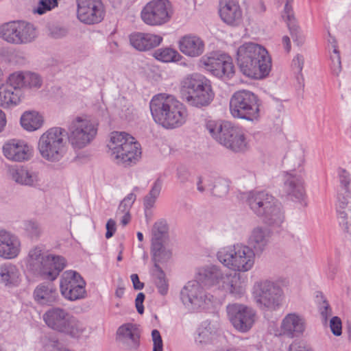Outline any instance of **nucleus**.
Wrapping results in <instances>:
<instances>
[{
  "instance_id": "24",
  "label": "nucleus",
  "mask_w": 351,
  "mask_h": 351,
  "mask_svg": "<svg viewBox=\"0 0 351 351\" xmlns=\"http://www.w3.org/2000/svg\"><path fill=\"white\" fill-rule=\"evenodd\" d=\"M117 340L127 349H136L140 343V333L137 327L130 323L119 327Z\"/></svg>"
},
{
  "instance_id": "26",
  "label": "nucleus",
  "mask_w": 351,
  "mask_h": 351,
  "mask_svg": "<svg viewBox=\"0 0 351 351\" xmlns=\"http://www.w3.org/2000/svg\"><path fill=\"white\" fill-rule=\"evenodd\" d=\"M210 86V81L204 75L193 73L187 75L181 82L180 93L184 100L189 95H192L206 86Z\"/></svg>"
},
{
  "instance_id": "17",
  "label": "nucleus",
  "mask_w": 351,
  "mask_h": 351,
  "mask_svg": "<svg viewBox=\"0 0 351 351\" xmlns=\"http://www.w3.org/2000/svg\"><path fill=\"white\" fill-rule=\"evenodd\" d=\"M213 296H208L197 281H189L180 291V299L183 304L191 310L204 307L210 302Z\"/></svg>"
},
{
  "instance_id": "61",
  "label": "nucleus",
  "mask_w": 351,
  "mask_h": 351,
  "mask_svg": "<svg viewBox=\"0 0 351 351\" xmlns=\"http://www.w3.org/2000/svg\"><path fill=\"white\" fill-rule=\"evenodd\" d=\"M106 237L110 239L113 236L116 231V222L112 219H108L106 225Z\"/></svg>"
},
{
  "instance_id": "62",
  "label": "nucleus",
  "mask_w": 351,
  "mask_h": 351,
  "mask_svg": "<svg viewBox=\"0 0 351 351\" xmlns=\"http://www.w3.org/2000/svg\"><path fill=\"white\" fill-rule=\"evenodd\" d=\"M132 207L128 203H126L124 200H122L118 207L117 215L130 213V210Z\"/></svg>"
},
{
  "instance_id": "37",
  "label": "nucleus",
  "mask_w": 351,
  "mask_h": 351,
  "mask_svg": "<svg viewBox=\"0 0 351 351\" xmlns=\"http://www.w3.org/2000/svg\"><path fill=\"white\" fill-rule=\"evenodd\" d=\"M165 243H152L151 254L154 262V268L156 269L159 264L166 263L171 258V251L165 245Z\"/></svg>"
},
{
  "instance_id": "14",
  "label": "nucleus",
  "mask_w": 351,
  "mask_h": 351,
  "mask_svg": "<svg viewBox=\"0 0 351 351\" xmlns=\"http://www.w3.org/2000/svg\"><path fill=\"white\" fill-rule=\"evenodd\" d=\"M226 311L228 319L234 329L243 333L250 331L257 319L256 311L243 304H229L226 306Z\"/></svg>"
},
{
  "instance_id": "6",
  "label": "nucleus",
  "mask_w": 351,
  "mask_h": 351,
  "mask_svg": "<svg viewBox=\"0 0 351 351\" xmlns=\"http://www.w3.org/2000/svg\"><path fill=\"white\" fill-rule=\"evenodd\" d=\"M67 132L62 128L47 130L40 137L38 149L43 158L55 162L60 161L66 152Z\"/></svg>"
},
{
  "instance_id": "10",
  "label": "nucleus",
  "mask_w": 351,
  "mask_h": 351,
  "mask_svg": "<svg viewBox=\"0 0 351 351\" xmlns=\"http://www.w3.org/2000/svg\"><path fill=\"white\" fill-rule=\"evenodd\" d=\"M43 317L46 325L57 332L75 337L83 331L80 322L62 308H50Z\"/></svg>"
},
{
  "instance_id": "50",
  "label": "nucleus",
  "mask_w": 351,
  "mask_h": 351,
  "mask_svg": "<svg viewBox=\"0 0 351 351\" xmlns=\"http://www.w3.org/2000/svg\"><path fill=\"white\" fill-rule=\"evenodd\" d=\"M229 185L224 179H218L214 182L213 187L210 188L211 194L214 196L221 197L228 192Z\"/></svg>"
},
{
  "instance_id": "5",
  "label": "nucleus",
  "mask_w": 351,
  "mask_h": 351,
  "mask_svg": "<svg viewBox=\"0 0 351 351\" xmlns=\"http://www.w3.org/2000/svg\"><path fill=\"white\" fill-rule=\"evenodd\" d=\"M66 266V260L60 256L45 255L40 247H34L28 254L27 267L44 279L53 280Z\"/></svg>"
},
{
  "instance_id": "53",
  "label": "nucleus",
  "mask_w": 351,
  "mask_h": 351,
  "mask_svg": "<svg viewBox=\"0 0 351 351\" xmlns=\"http://www.w3.org/2000/svg\"><path fill=\"white\" fill-rule=\"evenodd\" d=\"M330 328L334 335L340 336L342 333L341 319L337 316L332 317L330 321Z\"/></svg>"
},
{
  "instance_id": "42",
  "label": "nucleus",
  "mask_w": 351,
  "mask_h": 351,
  "mask_svg": "<svg viewBox=\"0 0 351 351\" xmlns=\"http://www.w3.org/2000/svg\"><path fill=\"white\" fill-rule=\"evenodd\" d=\"M152 243H165L168 239V225L165 220L154 223L152 230Z\"/></svg>"
},
{
  "instance_id": "63",
  "label": "nucleus",
  "mask_w": 351,
  "mask_h": 351,
  "mask_svg": "<svg viewBox=\"0 0 351 351\" xmlns=\"http://www.w3.org/2000/svg\"><path fill=\"white\" fill-rule=\"evenodd\" d=\"M130 278L134 289L141 290L143 289L144 283L140 281L138 274H133L131 275Z\"/></svg>"
},
{
  "instance_id": "22",
  "label": "nucleus",
  "mask_w": 351,
  "mask_h": 351,
  "mask_svg": "<svg viewBox=\"0 0 351 351\" xmlns=\"http://www.w3.org/2000/svg\"><path fill=\"white\" fill-rule=\"evenodd\" d=\"M283 189L285 193L293 201L302 202L305 199L304 181L300 174L287 173Z\"/></svg>"
},
{
  "instance_id": "15",
  "label": "nucleus",
  "mask_w": 351,
  "mask_h": 351,
  "mask_svg": "<svg viewBox=\"0 0 351 351\" xmlns=\"http://www.w3.org/2000/svg\"><path fill=\"white\" fill-rule=\"evenodd\" d=\"M86 282L76 271H66L60 279V291L62 295L70 301L83 299L86 295Z\"/></svg>"
},
{
  "instance_id": "48",
  "label": "nucleus",
  "mask_w": 351,
  "mask_h": 351,
  "mask_svg": "<svg viewBox=\"0 0 351 351\" xmlns=\"http://www.w3.org/2000/svg\"><path fill=\"white\" fill-rule=\"evenodd\" d=\"M329 42L331 43V47L332 48V53L330 55L331 69L335 75H338L341 71V62L339 51L337 49L336 40L334 38H331L330 40H329Z\"/></svg>"
},
{
  "instance_id": "31",
  "label": "nucleus",
  "mask_w": 351,
  "mask_h": 351,
  "mask_svg": "<svg viewBox=\"0 0 351 351\" xmlns=\"http://www.w3.org/2000/svg\"><path fill=\"white\" fill-rule=\"evenodd\" d=\"M219 289L224 291L236 298L242 297L245 293V287L241 282V276L235 271L226 272Z\"/></svg>"
},
{
  "instance_id": "51",
  "label": "nucleus",
  "mask_w": 351,
  "mask_h": 351,
  "mask_svg": "<svg viewBox=\"0 0 351 351\" xmlns=\"http://www.w3.org/2000/svg\"><path fill=\"white\" fill-rule=\"evenodd\" d=\"M42 83V78L38 74L29 71L25 72V87L39 88Z\"/></svg>"
},
{
  "instance_id": "45",
  "label": "nucleus",
  "mask_w": 351,
  "mask_h": 351,
  "mask_svg": "<svg viewBox=\"0 0 351 351\" xmlns=\"http://www.w3.org/2000/svg\"><path fill=\"white\" fill-rule=\"evenodd\" d=\"M152 273L154 278V283L158 293L161 295H167L169 290V285L165 273L162 269L160 266H157L156 269H152Z\"/></svg>"
},
{
  "instance_id": "47",
  "label": "nucleus",
  "mask_w": 351,
  "mask_h": 351,
  "mask_svg": "<svg viewBox=\"0 0 351 351\" xmlns=\"http://www.w3.org/2000/svg\"><path fill=\"white\" fill-rule=\"evenodd\" d=\"M337 213H349L351 215V192L339 193L336 203Z\"/></svg>"
},
{
  "instance_id": "44",
  "label": "nucleus",
  "mask_w": 351,
  "mask_h": 351,
  "mask_svg": "<svg viewBox=\"0 0 351 351\" xmlns=\"http://www.w3.org/2000/svg\"><path fill=\"white\" fill-rule=\"evenodd\" d=\"M162 187V180L160 178H157L148 194L144 197L143 205L145 209H150L154 207L157 198L160 195Z\"/></svg>"
},
{
  "instance_id": "11",
  "label": "nucleus",
  "mask_w": 351,
  "mask_h": 351,
  "mask_svg": "<svg viewBox=\"0 0 351 351\" xmlns=\"http://www.w3.org/2000/svg\"><path fill=\"white\" fill-rule=\"evenodd\" d=\"M38 36L36 27L25 21H13L0 27V38L13 45H26L32 43Z\"/></svg>"
},
{
  "instance_id": "30",
  "label": "nucleus",
  "mask_w": 351,
  "mask_h": 351,
  "mask_svg": "<svg viewBox=\"0 0 351 351\" xmlns=\"http://www.w3.org/2000/svg\"><path fill=\"white\" fill-rule=\"evenodd\" d=\"M271 232L267 228L257 226L252 230L248 239V245L255 254H261L269 243Z\"/></svg>"
},
{
  "instance_id": "28",
  "label": "nucleus",
  "mask_w": 351,
  "mask_h": 351,
  "mask_svg": "<svg viewBox=\"0 0 351 351\" xmlns=\"http://www.w3.org/2000/svg\"><path fill=\"white\" fill-rule=\"evenodd\" d=\"M118 151V154H111V157L117 163L125 165L136 163L141 155L140 145L134 140L126 143Z\"/></svg>"
},
{
  "instance_id": "3",
  "label": "nucleus",
  "mask_w": 351,
  "mask_h": 351,
  "mask_svg": "<svg viewBox=\"0 0 351 351\" xmlns=\"http://www.w3.org/2000/svg\"><path fill=\"white\" fill-rule=\"evenodd\" d=\"M246 202L253 213L267 226L277 228L282 223L284 213L280 204L271 195L265 191H251Z\"/></svg>"
},
{
  "instance_id": "19",
  "label": "nucleus",
  "mask_w": 351,
  "mask_h": 351,
  "mask_svg": "<svg viewBox=\"0 0 351 351\" xmlns=\"http://www.w3.org/2000/svg\"><path fill=\"white\" fill-rule=\"evenodd\" d=\"M3 156L9 160L21 162L32 157V147L25 141L11 139L4 143L2 147Z\"/></svg>"
},
{
  "instance_id": "2",
  "label": "nucleus",
  "mask_w": 351,
  "mask_h": 351,
  "mask_svg": "<svg viewBox=\"0 0 351 351\" xmlns=\"http://www.w3.org/2000/svg\"><path fill=\"white\" fill-rule=\"evenodd\" d=\"M149 108L154 121L165 128H176L182 125L187 118L185 106L174 96L158 94L149 102Z\"/></svg>"
},
{
  "instance_id": "13",
  "label": "nucleus",
  "mask_w": 351,
  "mask_h": 351,
  "mask_svg": "<svg viewBox=\"0 0 351 351\" xmlns=\"http://www.w3.org/2000/svg\"><path fill=\"white\" fill-rule=\"evenodd\" d=\"M97 128L90 120L76 117L69 127V141L73 148L82 149L88 145L96 136Z\"/></svg>"
},
{
  "instance_id": "16",
  "label": "nucleus",
  "mask_w": 351,
  "mask_h": 351,
  "mask_svg": "<svg viewBox=\"0 0 351 351\" xmlns=\"http://www.w3.org/2000/svg\"><path fill=\"white\" fill-rule=\"evenodd\" d=\"M200 63L205 69L217 77H230L234 72L230 57L224 53L212 52L202 56Z\"/></svg>"
},
{
  "instance_id": "32",
  "label": "nucleus",
  "mask_w": 351,
  "mask_h": 351,
  "mask_svg": "<svg viewBox=\"0 0 351 351\" xmlns=\"http://www.w3.org/2000/svg\"><path fill=\"white\" fill-rule=\"evenodd\" d=\"M10 176L14 182L21 185L35 187L40 184L38 173L25 167L12 169Z\"/></svg>"
},
{
  "instance_id": "64",
  "label": "nucleus",
  "mask_w": 351,
  "mask_h": 351,
  "mask_svg": "<svg viewBox=\"0 0 351 351\" xmlns=\"http://www.w3.org/2000/svg\"><path fill=\"white\" fill-rule=\"evenodd\" d=\"M289 351H313L310 348L298 343H293L289 346Z\"/></svg>"
},
{
  "instance_id": "34",
  "label": "nucleus",
  "mask_w": 351,
  "mask_h": 351,
  "mask_svg": "<svg viewBox=\"0 0 351 351\" xmlns=\"http://www.w3.org/2000/svg\"><path fill=\"white\" fill-rule=\"evenodd\" d=\"M20 271L17 266L11 263L0 264V284L12 288L19 285Z\"/></svg>"
},
{
  "instance_id": "38",
  "label": "nucleus",
  "mask_w": 351,
  "mask_h": 351,
  "mask_svg": "<svg viewBox=\"0 0 351 351\" xmlns=\"http://www.w3.org/2000/svg\"><path fill=\"white\" fill-rule=\"evenodd\" d=\"M215 332L210 323L204 322L199 328L195 337V343L202 348L206 349L210 344L215 343Z\"/></svg>"
},
{
  "instance_id": "25",
  "label": "nucleus",
  "mask_w": 351,
  "mask_h": 351,
  "mask_svg": "<svg viewBox=\"0 0 351 351\" xmlns=\"http://www.w3.org/2000/svg\"><path fill=\"white\" fill-rule=\"evenodd\" d=\"M219 14L223 22L237 26L242 21V10L234 0H223L220 2Z\"/></svg>"
},
{
  "instance_id": "21",
  "label": "nucleus",
  "mask_w": 351,
  "mask_h": 351,
  "mask_svg": "<svg viewBox=\"0 0 351 351\" xmlns=\"http://www.w3.org/2000/svg\"><path fill=\"white\" fill-rule=\"evenodd\" d=\"M21 243L19 238L14 234L0 230V257L4 259H13L21 252Z\"/></svg>"
},
{
  "instance_id": "56",
  "label": "nucleus",
  "mask_w": 351,
  "mask_h": 351,
  "mask_svg": "<svg viewBox=\"0 0 351 351\" xmlns=\"http://www.w3.org/2000/svg\"><path fill=\"white\" fill-rule=\"evenodd\" d=\"M319 310L323 319L326 322L328 317L332 315V309L326 299L319 304Z\"/></svg>"
},
{
  "instance_id": "40",
  "label": "nucleus",
  "mask_w": 351,
  "mask_h": 351,
  "mask_svg": "<svg viewBox=\"0 0 351 351\" xmlns=\"http://www.w3.org/2000/svg\"><path fill=\"white\" fill-rule=\"evenodd\" d=\"M20 103V93L17 90L12 92L8 85L0 84V106L9 107Z\"/></svg>"
},
{
  "instance_id": "36",
  "label": "nucleus",
  "mask_w": 351,
  "mask_h": 351,
  "mask_svg": "<svg viewBox=\"0 0 351 351\" xmlns=\"http://www.w3.org/2000/svg\"><path fill=\"white\" fill-rule=\"evenodd\" d=\"M213 98L214 93L210 85L206 86L202 90H199L192 95H189L184 101L191 106L200 108L208 106Z\"/></svg>"
},
{
  "instance_id": "57",
  "label": "nucleus",
  "mask_w": 351,
  "mask_h": 351,
  "mask_svg": "<svg viewBox=\"0 0 351 351\" xmlns=\"http://www.w3.org/2000/svg\"><path fill=\"white\" fill-rule=\"evenodd\" d=\"M304 62V58L303 56H302L300 54H297L293 60L292 65H293L294 69H295L296 71L298 72V75L297 78L298 80H299L300 77H301V78L303 80L302 71L303 69Z\"/></svg>"
},
{
  "instance_id": "9",
  "label": "nucleus",
  "mask_w": 351,
  "mask_h": 351,
  "mask_svg": "<svg viewBox=\"0 0 351 351\" xmlns=\"http://www.w3.org/2000/svg\"><path fill=\"white\" fill-rule=\"evenodd\" d=\"M260 106L258 96L247 90L235 92L230 100V111L232 117L250 121L258 119Z\"/></svg>"
},
{
  "instance_id": "29",
  "label": "nucleus",
  "mask_w": 351,
  "mask_h": 351,
  "mask_svg": "<svg viewBox=\"0 0 351 351\" xmlns=\"http://www.w3.org/2000/svg\"><path fill=\"white\" fill-rule=\"evenodd\" d=\"M35 300L40 305L52 306L60 300L57 289L52 283H41L38 285L34 291Z\"/></svg>"
},
{
  "instance_id": "43",
  "label": "nucleus",
  "mask_w": 351,
  "mask_h": 351,
  "mask_svg": "<svg viewBox=\"0 0 351 351\" xmlns=\"http://www.w3.org/2000/svg\"><path fill=\"white\" fill-rule=\"evenodd\" d=\"M154 57L163 62H178L182 58L176 50L169 47L156 50L154 53Z\"/></svg>"
},
{
  "instance_id": "8",
  "label": "nucleus",
  "mask_w": 351,
  "mask_h": 351,
  "mask_svg": "<svg viewBox=\"0 0 351 351\" xmlns=\"http://www.w3.org/2000/svg\"><path fill=\"white\" fill-rule=\"evenodd\" d=\"M253 295L258 308L269 312L279 310L285 298L284 291L280 285L268 280L258 282L254 285Z\"/></svg>"
},
{
  "instance_id": "18",
  "label": "nucleus",
  "mask_w": 351,
  "mask_h": 351,
  "mask_svg": "<svg viewBox=\"0 0 351 351\" xmlns=\"http://www.w3.org/2000/svg\"><path fill=\"white\" fill-rule=\"evenodd\" d=\"M77 16L85 24L101 22L104 17V5L101 0H76Z\"/></svg>"
},
{
  "instance_id": "27",
  "label": "nucleus",
  "mask_w": 351,
  "mask_h": 351,
  "mask_svg": "<svg viewBox=\"0 0 351 351\" xmlns=\"http://www.w3.org/2000/svg\"><path fill=\"white\" fill-rule=\"evenodd\" d=\"M178 47L180 51L184 55L191 58H196L204 53L205 45L203 40L199 36L188 34L180 39Z\"/></svg>"
},
{
  "instance_id": "52",
  "label": "nucleus",
  "mask_w": 351,
  "mask_h": 351,
  "mask_svg": "<svg viewBox=\"0 0 351 351\" xmlns=\"http://www.w3.org/2000/svg\"><path fill=\"white\" fill-rule=\"evenodd\" d=\"M340 226L344 231L351 233V215L349 213H337Z\"/></svg>"
},
{
  "instance_id": "54",
  "label": "nucleus",
  "mask_w": 351,
  "mask_h": 351,
  "mask_svg": "<svg viewBox=\"0 0 351 351\" xmlns=\"http://www.w3.org/2000/svg\"><path fill=\"white\" fill-rule=\"evenodd\" d=\"M339 180L341 186H343V191L339 193H346V191H350L349 185L350 183V178L349 173L345 169L339 171Z\"/></svg>"
},
{
  "instance_id": "46",
  "label": "nucleus",
  "mask_w": 351,
  "mask_h": 351,
  "mask_svg": "<svg viewBox=\"0 0 351 351\" xmlns=\"http://www.w3.org/2000/svg\"><path fill=\"white\" fill-rule=\"evenodd\" d=\"M5 85H8L10 88H12V92L19 90L21 101L23 95L21 88L25 87V72L17 71L10 74Z\"/></svg>"
},
{
  "instance_id": "4",
  "label": "nucleus",
  "mask_w": 351,
  "mask_h": 351,
  "mask_svg": "<svg viewBox=\"0 0 351 351\" xmlns=\"http://www.w3.org/2000/svg\"><path fill=\"white\" fill-rule=\"evenodd\" d=\"M206 129L218 143L234 152H243L247 147L244 132L228 121H208Z\"/></svg>"
},
{
  "instance_id": "58",
  "label": "nucleus",
  "mask_w": 351,
  "mask_h": 351,
  "mask_svg": "<svg viewBox=\"0 0 351 351\" xmlns=\"http://www.w3.org/2000/svg\"><path fill=\"white\" fill-rule=\"evenodd\" d=\"M56 6V5H53V2L51 0H40L39 2V6L36 9V12L39 14H43L47 10H50Z\"/></svg>"
},
{
  "instance_id": "41",
  "label": "nucleus",
  "mask_w": 351,
  "mask_h": 351,
  "mask_svg": "<svg viewBox=\"0 0 351 351\" xmlns=\"http://www.w3.org/2000/svg\"><path fill=\"white\" fill-rule=\"evenodd\" d=\"M43 123V117L36 112H25L21 117V124L27 131H35L39 129Z\"/></svg>"
},
{
  "instance_id": "49",
  "label": "nucleus",
  "mask_w": 351,
  "mask_h": 351,
  "mask_svg": "<svg viewBox=\"0 0 351 351\" xmlns=\"http://www.w3.org/2000/svg\"><path fill=\"white\" fill-rule=\"evenodd\" d=\"M23 230L26 235L31 239H38L42 234L40 225L34 220H27L23 222Z\"/></svg>"
},
{
  "instance_id": "55",
  "label": "nucleus",
  "mask_w": 351,
  "mask_h": 351,
  "mask_svg": "<svg viewBox=\"0 0 351 351\" xmlns=\"http://www.w3.org/2000/svg\"><path fill=\"white\" fill-rule=\"evenodd\" d=\"M152 341L154 343L153 351H162V340L160 332L154 329L152 332Z\"/></svg>"
},
{
  "instance_id": "39",
  "label": "nucleus",
  "mask_w": 351,
  "mask_h": 351,
  "mask_svg": "<svg viewBox=\"0 0 351 351\" xmlns=\"http://www.w3.org/2000/svg\"><path fill=\"white\" fill-rule=\"evenodd\" d=\"M134 140V138L124 132H113L111 133L108 147L111 154H118L119 149L126 143Z\"/></svg>"
},
{
  "instance_id": "1",
  "label": "nucleus",
  "mask_w": 351,
  "mask_h": 351,
  "mask_svg": "<svg viewBox=\"0 0 351 351\" xmlns=\"http://www.w3.org/2000/svg\"><path fill=\"white\" fill-rule=\"evenodd\" d=\"M237 61L241 71L254 79L267 77L271 69V59L267 51L254 43H245L238 48Z\"/></svg>"
},
{
  "instance_id": "35",
  "label": "nucleus",
  "mask_w": 351,
  "mask_h": 351,
  "mask_svg": "<svg viewBox=\"0 0 351 351\" xmlns=\"http://www.w3.org/2000/svg\"><path fill=\"white\" fill-rule=\"evenodd\" d=\"M293 0H287L285 5L283 19L287 21L292 38L298 45H302L304 41V38L300 31L299 27L295 21V16L291 5Z\"/></svg>"
},
{
  "instance_id": "20",
  "label": "nucleus",
  "mask_w": 351,
  "mask_h": 351,
  "mask_svg": "<svg viewBox=\"0 0 351 351\" xmlns=\"http://www.w3.org/2000/svg\"><path fill=\"white\" fill-rule=\"evenodd\" d=\"M306 329L304 317L296 313L286 315L282 319L280 326L282 336L293 339L302 335Z\"/></svg>"
},
{
  "instance_id": "59",
  "label": "nucleus",
  "mask_w": 351,
  "mask_h": 351,
  "mask_svg": "<svg viewBox=\"0 0 351 351\" xmlns=\"http://www.w3.org/2000/svg\"><path fill=\"white\" fill-rule=\"evenodd\" d=\"M67 31L64 28L59 27H52L49 29V34L52 38H60L65 36Z\"/></svg>"
},
{
  "instance_id": "33",
  "label": "nucleus",
  "mask_w": 351,
  "mask_h": 351,
  "mask_svg": "<svg viewBox=\"0 0 351 351\" xmlns=\"http://www.w3.org/2000/svg\"><path fill=\"white\" fill-rule=\"evenodd\" d=\"M226 273L219 267L210 265L199 270L198 280L207 286H217L218 289L221 284Z\"/></svg>"
},
{
  "instance_id": "12",
  "label": "nucleus",
  "mask_w": 351,
  "mask_h": 351,
  "mask_svg": "<svg viewBox=\"0 0 351 351\" xmlns=\"http://www.w3.org/2000/svg\"><path fill=\"white\" fill-rule=\"evenodd\" d=\"M173 14L169 0H152L146 3L141 12L142 21L149 26H161L169 23Z\"/></svg>"
},
{
  "instance_id": "60",
  "label": "nucleus",
  "mask_w": 351,
  "mask_h": 351,
  "mask_svg": "<svg viewBox=\"0 0 351 351\" xmlns=\"http://www.w3.org/2000/svg\"><path fill=\"white\" fill-rule=\"evenodd\" d=\"M145 295L143 293L141 292L138 293L136 300H135V306L137 310V312L139 314H143L144 312V306H143V302L145 300Z\"/></svg>"
},
{
  "instance_id": "7",
  "label": "nucleus",
  "mask_w": 351,
  "mask_h": 351,
  "mask_svg": "<svg viewBox=\"0 0 351 351\" xmlns=\"http://www.w3.org/2000/svg\"><path fill=\"white\" fill-rule=\"evenodd\" d=\"M255 254L249 246L237 243L221 249L217 256L219 261L228 268L235 271L245 272L252 268Z\"/></svg>"
},
{
  "instance_id": "23",
  "label": "nucleus",
  "mask_w": 351,
  "mask_h": 351,
  "mask_svg": "<svg viewBox=\"0 0 351 351\" xmlns=\"http://www.w3.org/2000/svg\"><path fill=\"white\" fill-rule=\"evenodd\" d=\"M129 40L134 49L140 51H146L158 47L162 41V37L156 34L136 32L129 36Z\"/></svg>"
}]
</instances>
